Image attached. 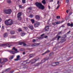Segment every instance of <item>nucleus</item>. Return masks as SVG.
Segmentation results:
<instances>
[{"label":"nucleus","mask_w":73,"mask_h":73,"mask_svg":"<svg viewBox=\"0 0 73 73\" xmlns=\"http://www.w3.org/2000/svg\"><path fill=\"white\" fill-rule=\"evenodd\" d=\"M35 4L38 8L39 9H42V10H43L45 8L44 6L42 5V4L41 3L36 2L35 3Z\"/></svg>","instance_id":"1"},{"label":"nucleus","mask_w":73,"mask_h":73,"mask_svg":"<svg viewBox=\"0 0 73 73\" xmlns=\"http://www.w3.org/2000/svg\"><path fill=\"white\" fill-rule=\"evenodd\" d=\"M4 12L6 14H11L12 13V11L11 9L5 10Z\"/></svg>","instance_id":"2"},{"label":"nucleus","mask_w":73,"mask_h":73,"mask_svg":"<svg viewBox=\"0 0 73 73\" xmlns=\"http://www.w3.org/2000/svg\"><path fill=\"white\" fill-rule=\"evenodd\" d=\"M21 15H22V13L21 12H19L17 14V18L18 20L20 21L21 20Z\"/></svg>","instance_id":"3"},{"label":"nucleus","mask_w":73,"mask_h":73,"mask_svg":"<svg viewBox=\"0 0 73 73\" xmlns=\"http://www.w3.org/2000/svg\"><path fill=\"white\" fill-rule=\"evenodd\" d=\"M40 25V23L36 22V23H34V27L35 28H37V27H38Z\"/></svg>","instance_id":"4"},{"label":"nucleus","mask_w":73,"mask_h":73,"mask_svg":"<svg viewBox=\"0 0 73 73\" xmlns=\"http://www.w3.org/2000/svg\"><path fill=\"white\" fill-rule=\"evenodd\" d=\"M39 60V59H32L30 61H33V62H32L31 64H35V62L37 61H38Z\"/></svg>","instance_id":"5"},{"label":"nucleus","mask_w":73,"mask_h":73,"mask_svg":"<svg viewBox=\"0 0 73 73\" xmlns=\"http://www.w3.org/2000/svg\"><path fill=\"white\" fill-rule=\"evenodd\" d=\"M9 23V25H12L13 24V21L11 19H8Z\"/></svg>","instance_id":"6"},{"label":"nucleus","mask_w":73,"mask_h":73,"mask_svg":"<svg viewBox=\"0 0 73 73\" xmlns=\"http://www.w3.org/2000/svg\"><path fill=\"white\" fill-rule=\"evenodd\" d=\"M49 29V26H46L44 29L45 31H48Z\"/></svg>","instance_id":"7"},{"label":"nucleus","mask_w":73,"mask_h":73,"mask_svg":"<svg viewBox=\"0 0 73 73\" xmlns=\"http://www.w3.org/2000/svg\"><path fill=\"white\" fill-rule=\"evenodd\" d=\"M61 23L60 21H58V22H55L54 23H52V25H57V24H59Z\"/></svg>","instance_id":"8"},{"label":"nucleus","mask_w":73,"mask_h":73,"mask_svg":"<svg viewBox=\"0 0 73 73\" xmlns=\"http://www.w3.org/2000/svg\"><path fill=\"white\" fill-rule=\"evenodd\" d=\"M1 45L2 46H8L9 48H10L11 46V44H1Z\"/></svg>","instance_id":"9"},{"label":"nucleus","mask_w":73,"mask_h":73,"mask_svg":"<svg viewBox=\"0 0 73 73\" xmlns=\"http://www.w3.org/2000/svg\"><path fill=\"white\" fill-rule=\"evenodd\" d=\"M67 26H69V27H73V23H72L71 24L70 23H68L67 24Z\"/></svg>","instance_id":"10"},{"label":"nucleus","mask_w":73,"mask_h":73,"mask_svg":"<svg viewBox=\"0 0 73 73\" xmlns=\"http://www.w3.org/2000/svg\"><path fill=\"white\" fill-rule=\"evenodd\" d=\"M35 18L36 20H38L40 19V17L38 15H35Z\"/></svg>","instance_id":"11"},{"label":"nucleus","mask_w":73,"mask_h":73,"mask_svg":"<svg viewBox=\"0 0 73 73\" xmlns=\"http://www.w3.org/2000/svg\"><path fill=\"white\" fill-rule=\"evenodd\" d=\"M40 45L39 43H35L32 44V46H38V45Z\"/></svg>","instance_id":"12"},{"label":"nucleus","mask_w":73,"mask_h":73,"mask_svg":"<svg viewBox=\"0 0 73 73\" xmlns=\"http://www.w3.org/2000/svg\"><path fill=\"white\" fill-rule=\"evenodd\" d=\"M17 58L14 60L15 61H18L20 60V56H17Z\"/></svg>","instance_id":"13"},{"label":"nucleus","mask_w":73,"mask_h":73,"mask_svg":"<svg viewBox=\"0 0 73 73\" xmlns=\"http://www.w3.org/2000/svg\"><path fill=\"white\" fill-rule=\"evenodd\" d=\"M5 24L6 25H9L8 19L7 21H5Z\"/></svg>","instance_id":"14"},{"label":"nucleus","mask_w":73,"mask_h":73,"mask_svg":"<svg viewBox=\"0 0 73 73\" xmlns=\"http://www.w3.org/2000/svg\"><path fill=\"white\" fill-rule=\"evenodd\" d=\"M29 28L30 29H31V30H33V25H29Z\"/></svg>","instance_id":"15"},{"label":"nucleus","mask_w":73,"mask_h":73,"mask_svg":"<svg viewBox=\"0 0 73 73\" xmlns=\"http://www.w3.org/2000/svg\"><path fill=\"white\" fill-rule=\"evenodd\" d=\"M8 35V33H6L4 34L3 36L5 38H6V37H7Z\"/></svg>","instance_id":"16"},{"label":"nucleus","mask_w":73,"mask_h":73,"mask_svg":"<svg viewBox=\"0 0 73 73\" xmlns=\"http://www.w3.org/2000/svg\"><path fill=\"white\" fill-rule=\"evenodd\" d=\"M50 51L49 50H47V51H46V52H44V53L42 54L41 55L42 56H43V55H45V54H46V53H49Z\"/></svg>","instance_id":"17"},{"label":"nucleus","mask_w":73,"mask_h":73,"mask_svg":"<svg viewBox=\"0 0 73 73\" xmlns=\"http://www.w3.org/2000/svg\"><path fill=\"white\" fill-rule=\"evenodd\" d=\"M10 33L11 35H14L15 33V32L13 30H11L10 31Z\"/></svg>","instance_id":"18"},{"label":"nucleus","mask_w":73,"mask_h":73,"mask_svg":"<svg viewBox=\"0 0 73 73\" xmlns=\"http://www.w3.org/2000/svg\"><path fill=\"white\" fill-rule=\"evenodd\" d=\"M42 3L43 5H45V4H46V1H45V0H42Z\"/></svg>","instance_id":"19"},{"label":"nucleus","mask_w":73,"mask_h":73,"mask_svg":"<svg viewBox=\"0 0 73 73\" xmlns=\"http://www.w3.org/2000/svg\"><path fill=\"white\" fill-rule=\"evenodd\" d=\"M56 37V38H57V40H59V39L61 38V36H58V35H57Z\"/></svg>","instance_id":"20"},{"label":"nucleus","mask_w":73,"mask_h":73,"mask_svg":"<svg viewBox=\"0 0 73 73\" xmlns=\"http://www.w3.org/2000/svg\"><path fill=\"white\" fill-rule=\"evenodd\" d=\"M12 50H14L15 51H16V53H18V51H17V49L15 48V47H13V48L12 49Z\"/></svg>","instance_id":"21"},{"label":"nucleus","mask_w":73,"mask_h":73,"mask_svg":"<svg viewBox=\"0 0 73 73\" xmlns=\"http://www.w3.org/2000/svg\"><path fill=\"white\" fill-rule=\"evenodd\" d=\"M10 53L11 54H15L16 53V52L13 51H10Z\"/></svg>","instance_id":"22"},{"label":"nucleus","mask_w":73,"mask_h":73,"mask_svg":"<svg viewBox=\"0 0 73 73\" xmlns=\"http://www.w3.org/2000/svg\"><path fill=\"white\" fill-rule=\"evenodd\" d=\"M3 60L4 62H7L8 61V59L7 58H3Z\"/></svg>","instance_id":"23"},{"label":"nucleus","mask_w":73,"mask_h":73,"mask_svg":"<svg viewBox=\"0 0 73 73\" xmlns=\"http://www.w3.org/2000/svg\"><path fill=\"white\" fill-rule=\"evenodd\" d=\"M11 69V68H9L8 69H6L5 70V72H9V71H10V70Z\"/></svg>","instance_id":"24"},{"label":"nucleus","mask_w":73,"mask_h":73,"mask_svg":"<svg viewBox=\"0 0 73 73\" xmlns=\"http://www.w3.org/2000/svg\"><path fill=\"white\" fill-rule=\"evenodd\" d=\"M53 64H55V65H58V64H59V62H56L55 63H53Z\"/></svg>","instance_id":"25"},{"label":"nucleus","mask_w":73,"mask_h":73,"mask_svg":"<svg viewBox=\"0 0 73 73\" xmlns=\"http://www.w3.org/2000/svg\"><path fill=\"white\" fill-rule=\"evenodd\" d=\"M31 21L32 22V24H34L35 23V20L33 19H31Z\"/></svg>","instance_id":"26"},{"label":"nucleus","mask_w":73,"mask_h":73,"mask_svg":"<svg viewBox=\"0 0 73 73\" xmlns=\"http://www.w3.org/2000/svg\"><path fill=\"white\" fill-rule=\"evenodd\" d=\"M22 3H23V4H25L26 3V0H22Z\"/></svg>","instance_id":"27"},{"label":"nucleus","mask_w":73,"mask_h":73,"mask_svg":"<svg viewBox=\"0 0 73 73\" xmlns=\"http://www.w3.org/2000/svg\"><path fill=\"white\" fill-rule=\"evenodd\" d=\"M21 36H24L25 35V33H22L21 34Z\"/></svg>","instance_id":"28"},{"label":"nucleus","mask_w":73,"mask_h":73,"mask_svg":"<svg viewBox=\"0 0 73 73\" xmlns=\"http://www.w3.org/2000/svg\"><path fill=\"white\" fill-rule=\"evenodd\" d=\"M40 63H36L34 65L35 66H39V65H40Z\"/></svg>","instance_id":"29"},{"label":"nucleus","mask_w":73,"mask_h":73,"mask_svg":"<svg viewBox=\"0 0 73 73\" xmlns=\"http://www.w3.org/2000/svg\"><path fill=\"white\" fill-rule=\"evenodd\" d=\"M18 32H22V29L21 28H19L18 29Z\"/></svg>","instance_id":"30"},{"label":"nucleus","mask_w":73,"mask_h":73,"mask_svg":"<svg viewBox=\"0 0 73 73\" xmlns=\"http://www.w3.org/2000/svg\"><path fill=\"white\" fill-rule=\"evenodd\" d=\"M13 57H14V56L13 55L9 59L10 60H12V59L13 58Z\"/></svg>","instance_id":"31"},{"label":"nucleus","mask_w":73,"mask_h":73,"mask_svg":"<svg viewBox=\"0 0 73 73\" xmlns=\"http://www.w3.org/2000/svg\"><path fill=\"white\" fill-rule=\"evenodd\" d=\"M24 41L19 42V45H21L23 44V43Z\"/></svg>","instance_id":"32"},{"label":"nucleus","mask_w":73,"mask_h":73,"mask_svg":"<svg viewBox=\"0 0 73 73\" xmlns=\"http://www.w3.org/2000/svg\"><path fill=\"white\" fill-rule=\"evenodd\" d=\"M29 17L31 18H33V15L32 14H30L29 15Z\"/></svg>","instance_id":"33"},{"label":"nucleus","mask_w":73,"mask_h":73,"mask_svg":"<svg viewBox=\"0 0 73 73\" xmlns=\"http://www.w3.org/2000/svg\"><path fill=\"white\" fill-rule=\"evenodd\" d=\"M7 2L8 3H11V2H12V1L10 0H8L7 1Z\"/></svg>","instance_id":"34"},{"label":"nucleus","mask_w":73,"mask_h":73,"mask_svg":"<svg viewBox=\"0 0 73 73\" xmlns=\"http://www.w3.org/2000/svg\"><path fill=\"white\" fill-rule=\"evenodd\" d=\"M23 28H24V29H25V30H27V29H28V28H27V27H23Z\"/></svg>","instance_id":"35"},{"label":"nucleus","mask_w":73,"mask_h":73,"mask_svg":"<svg viewBox=\"0 0 73 73\" xmlns=\"http://www.w3.org/2000/svg\"><path fill=\"white\" fill-rule=\"evenodd\" d=\"M19 7L20 8H24V7L22 6L21 5H19Z\"/></svg>","instance_id":"36"},{"label":"nucleus","mask_w":73,"mask_h":73,"mask_svg":"<svg viewBox=\"0 0 73 73\" xmlns=\"http://www.w3.org/2000/svg\"><path fill=\"white\" fill-rule=\"evenodd\" d=\"M33 57V55L32 54H30L29 56L30 58H32V57Z\"/></svg>","instance_id":"37"},{"label":"nucleus","mask_w":73,"mask_h":73,"mask_svg":"<svg viewBox=\"0 0 73 73\" xmlns=\"http://www.w3.org/2000/svg\"><path fill=\"white\" fill-rule=\"evenodd\" d=\"M23 46H26V45H27V44L25 43V41H23Z\"/></svg>","instance_id":"38"},{"label":"nucleus","mask_w":73,"mask_h":73,"mask_svg":"<svg viewBox=\"0 0 73 73\" xmlns=\"http://www.w3.org/2000/svg\"><path fill=\"white\" fill-rule=\"evenodd\" d=\"M53 63H52V64H51V66H56V65L55 64H53Z\"/></svg>","instance_id":"39"},{"label":"nucleus","mask_w":73,"mask_h":73,"mask_svg":"<svg viewBox=\"0 0 73 73\" xmlns=\"http://www.w3.org/2000/svg\"><path fill=\"white\" fill-rule=\"evenodd\" d=\"M62 27V28H65V26L64 25H63L61 27H60V28H61Z\"/></svg>","instance_id":"40"},{"label":"nucleus","mask_w":73,"mask_h":73,"mask_svg":"<svg viewBox=\"0 0 73 73\" xmlns=\"http://www.w3.org/2000/svg\"><path fill=\"white\" fill-rule=\"evenodd\" d=\"M60 16H57L56 17V19H60Z\"/></svg>","instance_id":"41"},{"label":"nucleus","mask_w":73,"mask_h":73,"mask_svg":"<svg viewBox=\"0 0 73 73\" xmlns=\"http://www.w3.org/2000/svg\"><path fill=\"white\" fill-rule=\"evenodd\" d=\"M5 62H4V61L1 62V64H2V65H4V64H5Z\"/></svg>","instance_id":"42"},{"label":"nucleus","mask_w":73,"mask_h":73,"mask_svg":"<svg viewBox=\"0 0 73 73\" xmlns=\"http://www.w3.org/2000/svg\"><path fill=\"white\" fill-rule=\"evenodd\" d=\"M33 42H36V40L34 39L33 40Z\"/></svg>","instance_id":"43"},{"label":"nucleus","mask_w":73,"mask_h":73,"mask_svg":"<svg viewBox=\"0 0 73 73\" xmlns=\"http://www.w3.org/2000/svg\"><path fill=\"white\" fill-rule=\"evenodd\" d=\"M28 9H29V10H32V8H31V7H29L28 8Z\"/></svg>","instance_id":"44"},{"label":"nucleus","mask_w":73,"mask_h":73,"mask_svg":"<svg viewBox=\"0 0 73 73\" xmlns=\"http://www.w3.org/2000/svg\"><path fill=\"white\" fill-rule=\"evenodd\" d=\"M57 4H58V5H59V4H60V1H58Z\"/></svg>","instance_id":"45"},{"label":"nucleus","mask_w":73,"mask_h":73,"mask_svg":"<svg viewBox=\"0 0 73 73\" xmlns=\"http://www.w3.org/2000/svg\"><path fill=\"white\" fill-rule=\"evenodd\" d=\"M66 2L67 3H69V0H66Z\"/></svg>","instance_id":"46"},{"label":"nucleus","mask_w":73,"mask_h":73,"mask_svg":"<svg viewBox=\"0 0 73 73\" xmlns=\"http://www.w3.org/2000/svg\"><path fill=\"white\" fill-rule=\"evenodd\" d=\"M45 34H43L40 35V36H41V37H42V36H43Z\"/></svg>","instance_id":"47"},{"label":"nucleus","mask_w":73,"mask_h":73,"mask_svg":"<svg viewBox=\"0 0 73 73\" xmlns=\"http://www.w3.org/2000/svg\"><path fill=\"white\" fill-rule=\"evenodd\" d=\"M60 5H58V6H57V7L56 8V9H58V8H59V7H60Z\"/></svg>","instance_id":"48"},{"label":"nucleus","mask_w":73,"mask_h":73,"mask_svg":"<svg viewBox=\"0 0 73 73\" xmlns=\"http://www.w3.org/2000/svg\"><path fill=\"white\" fill-rule=\"evenodd\" d=\"M13 72H14V70L10 71V73H13Z\"/></svg>","instance_id":"49"},{"label":"nucleus","mask_w":73,"mask_h":73,"mask_svg":"<svg viewBox=\"0 0 73 73\" xmlns=\"http://www.w3.org/2000/svg\"><path fill=\"white\" fill-rule=\"evenodd\" d=\"M2 29H4V26H3L2 27Z\"/></svg>","instance_id":"50"},{"label":"nucleus","mask_w":73,"mask_h":73,"mask_svg":"<svg viewBox=\"0 0 73 73\" xmlns=\"http://www.w3.org/2000/svg\"><path fill=\"white\" fill-rule=\"evenodd\" d=\"M64 36H65V37L64 38H66V34L64 35Z\"/></svg>","instance_id":"51"},{"label":"nucleus","mask_w":73,"mask_h":73,"mask_svg":"<svg viewBox=\"0 0 73 73\" xmlns=\"http://www.w3.org/2000/svg\"><path fill=\"white\" fill-rule=\"evenodd\" d=\"M24 49L23 48H21L20 49V50H21V51H23V50Z\"/></svg>","instance_id":"52"},{"label":"nucleus","mask_w":73,"mask_h":73,"mask_svg":"<svg viewBox=\"0 0 73 73\" xmlns=\"http://www.w3.org/2000/svg\"><path fill=\"white\" fill-rule=\"evenodd\" d=\"M44 38H48V36H44Z\"/></svg>","instance_id":"53"},{"label":"nucleus","mask_w":73,"mask_h":73,"mask_svg":"<svg viewBox=\"0 0 73 73\" xmlns=\"http://www.w3.org/2000/svg\"><path fill=\"white\" fill-rule=\"evenodd\" d=\"M48 59H49V58H48V59L44 58V59L43 60H48Z\"/></svg>","instance_id":"54"},{"label":"nucleus","mask_w":73,"mask_h":73,"mask_svg":"<svg viewBox=\"0 0 73 73\" xmlns=\"http://www.w3.org/2000/svg\"><path fill=\"white\" fill-rule=\"evenodd\" d=\"M23 68H26V67H25V66H23Z\"/></svg>","instance_id":"55"},{"label":"nucleus","mask_w":73,"mask_h":73,"mask_svg":"<svg viewBox=\"0 0 73 73\" xmlns=\"http://www.w3.org/2000/svg\"><path fill=\"white\" fill-rule=\"evenodd\" d=\"M48 8L49 9H50V7L49 5L48 6Z\"/></svg>","instance_id":"56"},{"label":"nucleus","mask_w":73,"mask_h":73,"mask_svg":"<svg viewBox=\"0 0 73 73\" xmlns=\"http://www.w3.org/2000/svg\"><path fill=\"white\" fill-rule=\"evenodd\" d=\"M25 54V52H23V54Z\"/></svg>","instance_id":"57"},{"label":"nucleus","mask_w":73,"mask_h":73,"mask_svg":"<svg viewBox=\"0 0 73 73\" xmlns=\"http://www.w3.org/2000/svg\"><path fill=\"white\" fill-rule=\"evenodd\" d=\"M3 67V66L2 65H0V68H2Z\"/></svg>","instance_id":"58"},{"label":"nucleus","mask_w":73,"mask_h":73,"mask_svg":"<svg viewBox=\"0 0 73 73\" xmlns=\"http://www.w3.org/2000/svg\"><path fill=\"white\" fill-rule=\"evenodd\" d=\"M1 21H2L1 19V18L0 17V22H1Z\"/></svg>","instance_id":"59"},{"label":"nucleus","mask_w":73,"mask_h":73,"mask_svg":"<svg viewBox=\"0 0 73 73\" xmlns=\"http://www.w3.org/2000/svg\"><path fill=\"white\" fill-rule=\"evenodd\" d=\"M66 13H68V10H67V11H66Z\"/></svg>","instance_id":"60"},{"label":"nucleus","mask_w":73,"mask_h":73,"mask_svg":"<svg viewBox=\"0 0 73 73\" xmlns=\"http://www.w3.org/2000/svg\"><path fill=\"white\" fill-rule=\"evenodd\" d=\"M30 62H26V63L25 64H29V63H30Z\"/></svg>","instance_id":"61"},{"label":"nucleus","mask_w":73,"mask_h":73,"mask_svg":"<svg viewBox=\"0 0 73 73\" xmlns=\"http://www.w3.org/2000/svg\"><path fill=\"white\" fill-rule=\"evenodd\" d=\"M70 31H69V32H68L67 33H70Z\"/></svg>","instance_id":"62"},{"label":"nucleus","mask_w":73,"mask_h":73,"mask_svg":"<svg viewBox=\"0 0 73 73\" xmlns=\"http://www.w3.org/2000/svg\"><path fill=\"white\" fill-rule=\"evenodd\" d=\"M1 60H2L1 58L0 59V62H1Z\"/></svg>","instance_id":"63"},{"label":"nucleus","mask_w":73,"mask_h":73,"mask_svg":"<svg viewBox=\"0 0 73 73\" xmlns=\"http://www.w3.org/2000/svg\"><path fill=\"white\" fill-rule=\"evenodd\" d=\"M71 15V13H70L69 14V15Z\"/></svg>","instance_id":"64"}]
</instances>
